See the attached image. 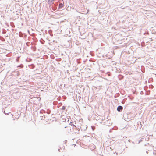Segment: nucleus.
<instances>
[{
    "mask_svg": "<svg viewBox=\"0 0 156 156\" xmlns=\"http://www.w3.org/2000/svg\"><path fill=\"white\" fill-rule=\"evenodd\" d=\"M123 109V107L122 106H119L117 108V110L119 112L121 111Z\"/></svg>",
    "mask_w": 156,
    "mask_h": 156,
    "instance_id": "nucleus-1",
    "label": "nucleus"
},
{
    "mask_svg": "<svg viewBox=\"0 0 156 156\" xmlns=\"http://www.w3.org/2000/svg\"><path fill=\"white\" fill-rule=\"evenodd\" d=\"M64 5L63 4L61 3L59 4V7L60 8H62L63 7Z\"/></svg>",
    "mask_w": 156,
    "mask_h": 156,
    "instance_id": "nucleus-2",
    "label": "nucleus"
}]
</instances>
